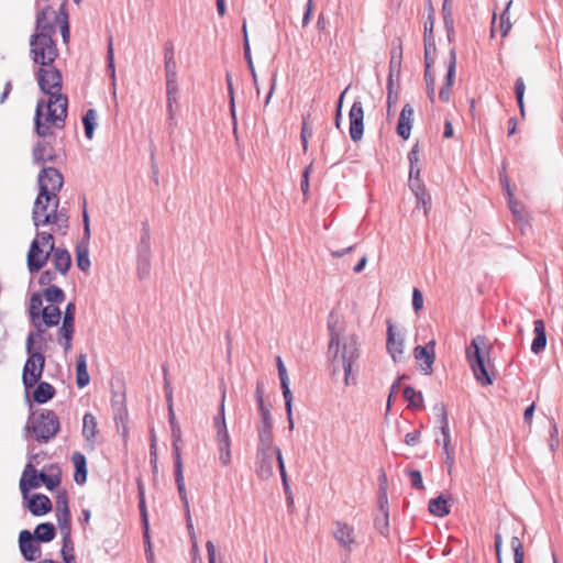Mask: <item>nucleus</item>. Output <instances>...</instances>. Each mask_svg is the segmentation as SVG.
<instances>
[{"mask_svg": "<svg viewBox=\"0 0 563 563\" xmlns=\"http://www.w3.org/2000/svg\"><path fill=\"white\" fill-rule=\"evenodd\" d=\"M68 99L66 95H52L47 101H37L34 117V131L37 136L47 139L54 136L52 126L62 129L67 118Z\"/></svg>", "mask_w": 563, "mask_h": 563, "instance_id": "nucleus-1", "label": "nucleus"}, {"mask_svg": "<svg viewBox=\"0 0 563 563\" xmlns=\"http://www.w3.org/2000/svg\"><path fill=\"white\" fill-rule=\"evenodd\" d=\"M493 345L484 335H476L466 346V360L472 368L475 379L482 386H489L494 383L495 373L490 371L485 363V356H488Z\"/></svg>", "mask_w": 563, "mask_h": 563, "instance_id": "nucleus-2", "label": "nucleus"}, {"mask_svg": "<svg viewBox=\"0 0 563 563\" xmlns=\"http://www.w3.org/2000/svg\"><path fill=\"white\" fill-rule=\"evenodd\" d=\"M60 423L53 410L42 409L33 411L26 422V431L32 432L40 443H47L59 431Z\"/></svg>", "mask_w": 563, "mask_h": 563, "instance_id": "nucleus-3", "label": "nucleus"}, {"mask_svg": "<svg viewBox=\"0 0 563 563\" xmlns=\"http://www.w3.org/2000/svg\"><path fill=\"white\" fill-rule=\"evenodd\" d=\"M41 349L42 346H38V350L32 349V339L25 344L27 358L23 366L22 382L26 390L34 388L42 377L45 367V355Z\"/></svg>", "mask_w": 563, "mask_h": 563, "instance_id": "nucleus-4", "label": "nucleus"}, {"mask_svg": "<svg viewBox=\"0 0 563 563\" xmlns=\"http://www.w3.org/2000/svg\"><path fill=\"white\" fill-rule=\"evenodd\" d=\"M30 46L33 62L42 67L53 65L58 56L54 37H31Z\"/></svg>", "mask_w": 563, "mask_h": 563, "instance_id": "nucleus-5", "label": "nucleus"}, {"mask_svg": "<svg viewBox=\"0 0 563 563\" xmlns=\"http://www.w3.org/2000/svg\"><path fill=\"white\" fill-rule=\"evenodd\" d=\"M273 424H260L258 426V444L257 451H276V460L278 463L279 473L282 476L283 486L285 493L289 492V484L287 478V473L285 468V463L282 456L280 449L278 446L273 445Z\"/></svg>", "mask_w": 563, "mask_h": 563, "instance_id": "nucleus-6", "label": "nucleus"}, {"mask_svg": "<svg viewBox=\"0 0 563 563\" xmlns=\"http://www.w3.org/2000/svg\"><path fill=\"white\" fill-rule=\"evenodd\" d=\"M38 192L41 197L52 200L64 185L62 173L55 167H44L38 174Z\"/></svg>", "mask_w": 563, "mask_h": 563, "instance_id": "nucleus-7", "label": "nucleus"}, {"mask_svg": "<svg viewBox=\"0 0 563 563\" xmlns=\"http://www.w3.org/2000/svg\"><path fill=\"white\" fill-rule=\"evenodd\" d=\"M36 79L40 89L45 95H48V99H52V95H63L60 92L63 85L62 74L55 66L51 65L38 68Z\"/></svg>", "mask_w": 563, "mask_h": 563, "instance_id": "nucleus-8", "label": "nucleus"}, {"mask_svg": "<svg viewBox=\"0 0 563 563\" xmlns=\"http://www.w3.org/2000/svg\"><path fill=\"white\" fill-rule=\"evenodd\" d=\"M358 357L360 350L357 347V341L356 338L352 335L343 343L342 354L340 357L344 373V384L346 386L354 385L356 383L355 377L352 375V369Z\"/></svg>", "mask_w": 563, "mask_h": 563, "instance_id": "nucleus-9", "label": "nucleus"}, {"mask_svg": "<svg viewBox=\"0 0 563 563\" xmlns=\"http://www.w3.org/2000/svg\"><path fill=\"white\" fill-rule=\"evenodd\" d=\"M332 536L346 555L358 544L354 527L344 521H333Z\"/></svg>", "mask_w": 563, "mask_h": 563, "instance_id": "nucleus-10", "label": "nucleus"}, {"mask_svg": "<svg viewBox=\"0 0 563 563\" xmlns=\"http://www.w3.org/2000/svg\"><path fill=\"white\" fill-rule=\"evenodd\" d=\"M57 26L56 10L46 5L36 15V27L32 35H54Z\"/></svg>", "mask_w": 563, "mask_h": 563, "instance_id": "nucleus-11", "label": "nucleus"}, {"mask_svg": "<svg viewBox=\"0 0 563 563\" xmlns=\"http://www.w3.org/2000/svg\"><path fill=\"white\" fill-rule=\"evenodd\" d=\"M51 257V247L48 251H44L42 246L40 245L38 239H34L31 242L27 256H26V263L27 268L31 274L38 273L47 263V261Z\"/></svg>", "mask_w": 563, "mask_h": 563, "instance_id": "nucleus-12", "label": "nucleus"}, {"mask_svg": "<svg viewBox=\"0 0 563 563\" xmlns=\"http://www.w3.org/2000/svg\"><path fill=\"white\" fill-rule=\"evenodd\" d=\"M350 136L352 141L358 142L364 133V109L361 100H354L350 112Z\"/></svg>", "mask_w": 563, "mask_h": 563, "instance_id": "nucleus-13", "label": "nucleus"}, {"mask_svg": "<svg viewBox=\"0 0 563 563\" xmlns=\"http://www.w3.org/2000/svg\"><path fill=\"white\" fill-rule=\"evenodd\" d=\"M174 468H175V482L177 485L178 494L180 497V500L184 505L186 516L189 518V501L187 497V492L185 487V479H184V466H183V459L180 449L178 445H174Z\"/></svg>", "mask_w": 563, "mask_h": 563, "instance_id": "nucleus-14", "label": "nucleus"}, {"mask_svg": "<svg viewBox=\"0 0 563 563\" xmlns=\"http://www.w3.org/2000/svg\"><path fill=\"white\" fill-rule=\"evenodd\" d=\"M59 207V198L55 197L52 200H47L45 197H41L38 192L32 210V220L35 228L45 227L42 221L46 214H49L51 209Z\"/></svg>", "mask_w": 563, "mask_h": 563, "instance_id": "nucleus-15", "label": "nucleus"}, {"mask_svg": "<svg viewBox=\"0 0 563 563\" xmlns=\"http://www.w3.org/2000/svg\"><path fill=\"white\" fill-rule=\"evenodd\" d=\"M435 341L431 340L426 345H417L413 350V356L417 361L422 362L420 368L426 375L432 374V365L435 361Z\"/></svg>", "mask_w": 563, "mask_h": 563, "instance_id": "nucleus-16", "label": "nucleus"}, {"mask_svg": "<svg viewBox=\"0 0 563 563\" xmlns=\"http://www.w3.org/2000/svg\"><path fill=\"white\" fill-rule=\"evenodd\" d=\"M41 472H38L34 465L29 462L25 465V468L20 478V490L24 499L29 497V493L31 489H36L41 486L42 481H40Z\"/></svg>", "mask_w": 563, "mask_h": 563, "instance_id": "nucleus-17", "label": "nucleus"}, {"mask_svg": "<svg viewBox=\"0 0 563 563\" xmlns=\"http://www.w3.org/2000/svg\"><path fill=\"white\" fill-rule=\"evenodd\" d=\"M29 530H22L19 534V547L25 561H35L41 555V548Z\"/></svg>", "mask_w": 563, "mask_h": 563, "instance_id": "nucleus-18", "label": "nucleus"}, {"mask_svg": "<svg viewBox=\"0 0 563 563\" xmlns=\"http://www.w3.org/2000/svg\"><path fill=\"white\" fill-rule=\"evenodd\" d=\"M386 349L395 362H398L404 354V338L402 335H396L394 331V324L390 322V320L387 321Z\"/></svg>", "mask_w": 563, "mask_h": 563, "instance_id": "nucleus-19", "label": "nucleus"}, {"mask_svg": "<svg viewBox=\"0 0 563 563\" xmlns=\"http://www.w3.org/2000/svg\"><path fill=\"white\" fill-rule=\"evenodd\" d=\"M52 263L56 272L66 275L71 266V256L66 249L56 247L54 243L51 245Z\"/></svg>", "mask_w": 563, "mask_h": 563, "instance_id": "nucleus-20", "label": "nucleus"}, {"mask_svg": "<svg viewBox=\"0 0 563 563\" xmlns=\"http://www.w3.org/2000/svg\"><path fill=\"white\" fill-rule=\"evenodd\" d=\"M274 456H276V451H257L256 474L260 478L267 479L273 475Z\"/></svg>", "mask_w": 563, "mask_h": 563, "instance_id": "nucleus-21", "label": "nucleus"}, {"mask_svg": "<svg viewBox=\"0 0 563 563\" xmlns=\"http://www.w3.org/2000/svg\"><path fill=\"white\" fill-rule=\"evenodd\" d=\"M26 499V507L29 511L35 517L44 516L48 514L53 508L51 499L44 494L37 493L34 494L31 498Z\"/></svg>", "mask_w": 563, "mask_h": 563, "instance_id": "nucleus-22", "label": "nucleus"}, {"mask_svg": "<svg viewBox=\"0 0 563 563\" xmlns=\"http://www.w3.org/2000/svg\"><path fill=\"white\" fill-rule=\"evenodd\" d=\"M40 481H42V484H44L49 492L56 490L62 482V471L59 466L56 464L45 466L41 471Z\"/></svg>", "mask_w": 563, "mask_h": 563, "instance_id": "nucleus-23", "label": "nucleus"}, {"mask_svg": "<svg viewBox=\"0 0 563 563\" xmlns=\"http://www.w3.org/2000/svg\"><path fill=\"white\" fill-rule=\"evenodd\" d=\"M413 120V108L406 103L399 114L397 124V134L404 140H408L410 136Z\"/></svg>", "mask_w": 563, "mask_h": 563, "instance_id": "nucleus-24", "label": "nucleus"}, {"mask_svg": "<svg viewBox=\"0 0 563 563\" xmlns=\"http://www.w3.org/2000/svg\"><path fill=\"white\" fill-rule=\"evenodd\" d=\"M434 411L439 417L440 430L443 435V450L444 453L451 452L453 448H451V437H450V428H449V419L444 404L440 402L434 406Z\"/></svg>", "mask_w": 563, "mask_h": 563, "instance_id": "nucleus-25", "label": "nucleus"}, {"mask_svg": "<svg viewBox=\"0 0 563 563\" xmlns=\"http://www.w3.org/2000/svg\"><path fill=\"white\" fill-rule=\"evenodd\" d=\"M68 220L69 217L66 209L58 210V208H55L51 209L49 214L45 216L42 223L46 225L54 224L56 225V231L65 234L68 229Z\"/></svg>", "mask_w": 563, "mask_h": 563, "instance_id": "nucleus-26", "label": "nucleus"}, {"mask_svg": "<svg viewBox=\"0 0 563 563\" xmlns=\"http://www.w3.org/2000/svg\"><path fill=\"white\" fill-rule=\"evenodd\" d=\"M455 68H456V56H455V49L451 48L450 51V62L448 66V73L445 77V82L442 85L440 91H439V98L443 102L450 101V91L453 84V78L455 76Z\"/></svg>", "mask_w": 563, "mask_h": 563, "instance_id": "nucleus-27", "label": "nucleus"}, {"mask_svg": "<svg viewBox=\"0 0 563 563\" xmlns=\"http://www.w3.org/2000/svg\"><path fill=\"white\" fill-rule=\"evenodd\" d=\"M97 433L98 422L96 417L90 412L85 413L82 419V437L90 450L95 449Z\"/></svg>", "mask_w": 563, "mask_h": 563, "instance_id": "nucleus-28", "label": "nucleus"}, {"mask_svg": "<svg viewBox=\"0 0 563 563\" xmlns=\"http://www.w3.org/2000/svg\"><path fill=\"white\" fill-rule=\"evenodd\" d=\"M533 333L534 339L531 343V352L539 354L544 351L547 346L545 324L542 319H537L533 321Z\"/></svg>", "mask_w": 563, "mask_h": 563, "instance_id": "nucleus-29", "label": "nucleus"}, {"mask_svg": "<svg viewBox=\"0 0 563 563\" xmlns=\"http://www.w3.org/2000/svg\"><path fill=\"white\" fill-rule=\"evenodd\" d=\"M71 462L75 466L74 481L78 485H84L87 482V459L81 452H74Z\"/></svg>", "mask_w": 563, "mask_h": 563, "instance_id": "nucleus-30", "label": "nucleus"}, {"mask_svg": "<svg viewBox=\"0 0 563 563\" xmlns=\"http://www.w3.org/2000/svg\"><path fill=\"white\" fill-rule=\"evenodd\" d=\"M32 398L36 404H45L49 401L56 394L53 385L47 382H40L34 386Z\"/></svg>", "mask_w": 563, "mask_h": 563, "instance_id": "nucleus-31", "label": "nucleus"}, {"mask_svg": "<svg viewBox=\"0 0 563 563\" xmlns=\"http://www.w3.org/2000/svg\"><path fill=\"white\" fill-rule=\"evenodd\" d=\"M401 62H402V43L398 37L396 41L391 42L390 49V60H389V73L391 75L399 76L401 70Z\"/></svg>", "mask_w": 563, "mask_h": 563, "instance_id": "nucleus-32", "label": "nucleus"}, {"mask_svg": "<svg viewBox=\"0 0 563 563\" xmlns=\"http://www.w3.org/2000/svg\"><path fill=\"white\" fill-rule=\"evenodd\" d=\"M90 382V376L87 371V356L80 353L76 357V384L78 388L86 387Z\"/></svg>", "mask_w": 563, "mask_h": 563, "instance_id": "nucleus-33", "label": "nucleus"}, {"mask_svg": "<svg viewBox=\"0 0 563 563\" xmlns=\"http://www.w3.org/2000/svg\"><path fill=\"white\" fill-rule=\"evenodd\" d=\"M60 318V309L54 305H49L42 309L40 320L45 324V327L52 328L59 324Z\"/></svg>", "mask_w": 563, "mask_h": 563, "instance_id": "nucleus-34", "label": "nucleus"}, {"mask_svg": "<svg viewBox=\"0 0 563 563\" xmlns=\"http://www.w3.org/2000/svg\"><path fill=\"white\" fill-rule=\"evenodd\" d=\"M56 536V529L51 522H42L35 527L33 537L37 542H51Z\"/></svg>", "mask_w": 563, "mask_h": 563, "instance_id": "nucleus-35", "label": "nucleus"}, {"mask_svg": "<svg viewBox=\"0 0 563 563\" xmlns=\"http://www.w3.org/2000/svg\"><path fill=\"white\" fill-rule=\"evenodd\" d=\"M379 508H380V515H378L375 518L374 525H375V528L377 529V531L382 536L387 537L389 533V516H388L387 504H385V503L379 504Z\"/></svg>", "mask_w": 563, "mask_h": 563, "instance_id": "nucleus-36", "label": "nucleus"}, {"mask_svg": "<svg viewBox=\"0 0 563 563\" xmlns=\"http://www.w3.org/2000/svg\"><path fill=\"white\" fill-rule=\"evenodd\" d=\"M429 511L437 517H444L450 514L448 500L443 495L432 498L429 501Z\"/></svg>", "mask_w": 563, "mask_h": 563, "instance_id": "nucleus-37", "label": "nucleus"}, {"mask_svg": "<svg viewBox=\"0 0 563 563\" xmlns=\"http://www.w3.org/2000/svg\"><path fill=\"white\" fill-rule=\"evenodd\" d=\"M137 256H151V235L147 222L142 223V233L137 246Z\"/></svg>", "mask_w": 563, "mask_h": 563, "instance_id": "nucleus-38", "label": "nucleus"}, {"mask_svg": "<svg viewBox=\"0 0 563 563\" xmlns=\"http://www.w3.org/2000/svg\"><path fill=\"white\" fill-rule=\"evenodd\" d=\"M404 398L408 401V407L411 409H420L423 406V397L421 391H417L411 386H406L404 388Z\"/></svg>", "mask_w": 563, "mask_h": 563, "instance_id": "nucleus-39", "label": "nucleus"}, {"mask_svg": "<svg viewBox=\"0 0 563 563\" xmlns=\"http://www.w3.org/2000/svg\"><path fill=\"white\" fill-rule=\"evenodd\" d=\"M76 264L82 272H87L90 268L89 250L87 243H79L76 246Z\"/></svg>", "mask_w": 563, "mask_h": 563, "instance_id": "nucleus-40", "label": "nucleus"}, {"mask_svg": "<svg viewBox=\"0 0 563 563\" xmlns=\"http://www.w3.org/2000/svg\"><path fill=\"white\" fill-rule=\"evenodd\" d=\"M124 398H125L124 394H119V393H114L112 396L111 405H112L115 420H118V419L123 420L128 416V410L124 405Z\"/></svg>", "mask_w": 563, "mask_h": 563, "instance_id": "nucleus-41", "label": "nucleus"}, {"mask_svg": "<svg viewBox=\"0 0 563 563\" xmlns=\"http://www.w3.org/2000/svg\"><path fill=\"white\" fill-rule=\"evenodd\" d=\"M67 0H63L58 10H56V15L58 20V27L60 35H70V27L68 22V13L66 9Z\"/></svg>", "mask_w": 563, "mask_h": 563, "instance_id": "nucleus-42", "label": "nucleus"}, {"mask_svg": "<svg viewBox=\"0 0 563 563\" xmlns=\"http://www.w3.org/2000/svg\"><path fill=\"white\" fill-rule=\"evenodd\" d=\"M505 181H506V191H507V196H508L509 209L517 220L522 221L525 219L523 206L520 202L515 200L514 192L511 191V189L509 187L507 178H505Z\"/></svg>", "mask_w": 563, "mask_h": 563, "instance_id": "nucleus-43", "label": "nucleus"}, {"mask_svg": "<svg viewBox=\"0 0 563 563\" xmlns=\"http://www.w3.org/2000/svg\"><path fill=\"white\" fill-rule=\"evenodd\" d=\"M31 322L36 331L29 333L26 342L32 339V349H34L35 343H43L45 341L44 334L48 327H45V324L40 319L31 320Z\"/></svg>", "mask_w": 563, "mask_h": 563, "instance_id": "nucleus-44", "label": "nucleus"}, {"mask_svg": "<svg viewBox=\"0 0 563 563\" xmlns=\"http://www.w3.org/2000/svg\"><path fill=\"white\" fill-rule=\"evenodd\" d=\"M97 112L95 109H88L82 117V124L85 129V135L88 140H91L96 129Z\"/></svg>", "mask_w": 563, "mask_h": 563, "instance_id": "nucleus-45", "label": "nucleus"}, {"mask_svg": "<svg viewBox=\"0 0 563 563\" xmlns=\"http://www.w3.org/2000/svg\"><path fill=\"white\" fill-rule=\"evenodd\" d=\"M56 520L63 539H65V541L68 542L69 537H71V515L56 514Z\"/></svg>", "mask_w": 563, "mask_h": 563, "instance_id": "nucleus-46", "label": "nucleus"}, {"mask_svg": "<svg viewBox=\"0 0 563 563\" xmlns=\"http://www.w3.org/2000/svg\"><path fill=\"white\" fill-rule=\"evenodd\" d=\"M424 38V66L426 68H432L435 62V37H423Z\"/></svg>", "mask_w": 563, "mask_h": 563, "instance_id": "nucleus-47", "label": "nucleus"}, {"mask_svg": "<svg viewBox=\"0 0 563 563\" xmlns=\"http://www.w3.org/2000/svg\"><path fill=\"white\" fill-rule=\"evenodd\" d=\"M43 296L51 303H60L66 297L64 290L56 285H49L44 289Z\"/></svg>", "mask_w": 563, "mask_h": 563, "instance_id": "nucleus-48", "label": "nucleus"}, {"mask_svg": "<svg viewBox=\"0 0 563 563\" xmlns=\"http://www.w3.org/2000/svg\"><path fill=\"white\" fill-rule=\"evenodd\" d=\"M276 366L278 371V376L280 380V388L283 390V395L291 394V390L289 388V377L287 374L286 366L284 365V362L280 356L276 357Z\"/></svg>", "mask_w": 563, "mask_h": 563, "instance_id": "nucleus-49", "label": "nucleus"}, {"mask_svg": "<svg viewBox=\"0 0 563 563\" xmlns=\"http://www.w3.org/2000/svg\"><path fill=\"white\" fill-rule=\"evenodd\" d=\"M49 145H51V142L46 141V139H43V141H38L33 146L32 156H33V163L35 165H41L44 162H46L45 151H46V147Z\"/></svg>", "mask_w": 563, "mask_h": 563, "instance_id": "nucleus-50", "label": "nucleus"}, {"mask_svg": "<svg viewBox=\"0 0 563 563\" xmlns=\"http://www.w3.org/2000/svg\"><path fill=\"white\" fill-rule=\"evenodd\" d=\"M225 81H227V86H228V92H229V97H230V113H231V117H232V121H233V131L234 133H236V114H235V101H234V88H233V80H232V75L227 71L225 74Z\"/></svg>", "mask_w": 563, "mask_h": 563, "instance_id": "nucleus-51", "label": "nucleus"}, {"mask_svg": "<svg viewBox=\"0 0 563 563\" xmlns=\"http://www.w3.org/2000/svg\"><path fill=\"white\" fill-rule=\"evenodd\" d=\"M42 296L37 292L33 294L30 299L29 314L31 320L40 319L42 312Z\"/></svg>", "mask_w": 563, "mask_h": 563, "instance_id": "nucleus-52", "label": "nucleus"}, {"mask_svg": "<svg viewBox=\"0 0 563 563\" xmlns=\"http://www.w3.org/2000/svg\"><path fill=\"white\" fill-rule=\"evenodd\" d=\"M525 91H526L525 81L521 77H518L515 82V95H516V100H517L519 111H520V114L522 118H525V115H526L525 102H523Z\"/></svg>", "mask_w": 563, "mask_h": 563, "instance_id": "nucleus-53", "label": "nucleus"}, {"mask_svg": "<svg viewBox=\"0 0 563 563\" xmlns=\"http://www.w3.org/2000/svg\"><path fill=\"white\" fill-rule=\"evenodd\" d=\"M166 84H177L176 62L172 55L165 54Z\"/></svg>", "mask_w": 563, "mask_h": 563, "instance_id": "nucleus-54", "label": "nucleus"}, {"mask_svg": "<svg viewBox=\"0 0 563 563\" xmlns=\"http://www.w3.org/2000/svg\"><path fill=\"white\" fill-rule=\"evenodd\" d=\"M512 1H508L505 10L501 12L500 16H499V32H500V35H508L510 29H511V23H510V20H509V8L511 5Z\"/></svg>", "mask_w": 563, "mask_h": 563, "instance_id": "nucleus-55", "label": "nucleus"}, {"mask_svg": "<svg viewBox=\"0 0 563 563\" xmlns=\"http://www.w3.org/2000/svg\"><path fill=\"white\" fill-rule=\"evenodd\" d=\"M510 547L514 551L515 563H523V559H525L523 545L518 537L514 536L511 538Z\"/></svg>", "mask_w": 563, "mask_h": 563, "instance_id": "nucleus-56", "label": "nucleus"}, {"mask_svg": "<svg viewBox=\"0 0 563 563\" xmlns=\"http://www.w3.org/2000/svg\"><path fill=\"white\" fill-rule=\"evenodd\" d=\"M424 80L427 85V95L429 100L433 103L435 93H434V85H435V77L432 73L431 68H426L424 70Z\"/></svg>", "mask_w": 563, "mask_h": 563, "instance_id": "nucleus-57", "label": "nucleus"}, {"mask_svg": "<svg viewBox=\"0 0 563 563\" xmlns=\"http://www.w3.org/2000/svg\"><path fill=\"white\" fill-rule=\"evenodd\" d=\"M56 514H70L68 496L65 489L58 492L56 496Z\"/></svg>", "mask_w": 563, "mask_h": 563, "instance_id": "nucleus-58", "label": "nucleus"}, {"mask_svg": "<svg viewBox=\"0 0 563 563\" xmlns=\"http://www.w3.org/2000/svg\"><path fill=\"white\" fill-rule=\"evenodd\" d=\"M151 256H137V274L141 279L148 277Z\"/></svg>", "mask_w": 563, "mask_h": 563, "instance_id": "nucleus-59", "label": "nucleus"}, {"mask_svg": "<svg viewBox=\"0 0 563 563\" xmlns=\"http://www.w3.org/2000/svg\"><path fill=\"white\" fill-rule=\"evenodd\" d=\"M308 117L302 118L300 140L302 150L306 153L308 151V140L312 136V129L308 125Z\"/></svg>", "mask_w": 563, "mask_h": 563, "instance_id": "nucleus-60", "label": "nucleus"}, {"mask_svg": "<svg viewBox=\"0 0 563 563\" xmlns=\"http://www.w3.org/2000/svg\"><path fill=\"white\" fill-rule=\"evenodd\" d=\"M75 333V324L62 322L60 328L57 331V340H73Z\"/></svg>", "mask_w": 563, "mask_h": 563, "instance_id": "nucleus-61", "label": "nucleus"}, {"mask_svg": "<svg viewBox=\"0 0 563 563\" xmlns=\"http://www.w3.org/2000/svg\"><path fill=\"white\" fill-rule=\"evenodd\" d=\"M340 343L341 338H339L338 334H334L332 338H330L329 346H328V353L332 356L333 363L338 362L340 356Z\"/></svg>", "mask_w": 563, "mask_h": 563, "instance_id": "nucleus-62", "label": "nucleus"}, {"mask_svg": "<svg viewBox=\"0 0 563 563\" xmlns=\"http://www.w3.org/2000/svg\"><path fill=\"white\" fill-rule=\"evenodd\" d=\"M219 460L223 465L231 462V443H218Z\"/></svg>", "mask_w": 563, "mask_h": 563, "instance_id": "nucleus-63", "label": "nucleus"}, {"mask_svg": "<svg viewBox=\"0 0 563 563\" xmlns=\"http://www.w3.org/2000/svg\"><path fill=\"white\" fill-rule=\"evenodd\" d=\"M408 475H409V478H410L411 486L415 489H418V490L424 489V485H423V481H422V474H421L420 471H418V470H410L408 472Z\"/></svg>", "mask_w": 563, "mask_h": 563, "instance_id": "nucleus-64", "label": "nucleus"}]
</instances>
